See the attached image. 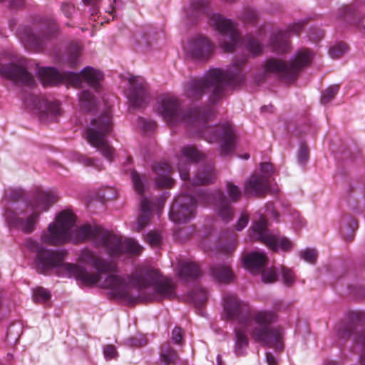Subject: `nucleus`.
I'll list each match as a JSON object with an SVG mask.
<instances>
[{"label": "nucleus", "instance_id": "60", "mask_svg": "<svg viewBox=\"0 0 365 365\" xmlns=\"http://www.w3.org/2000/svg\"><path fill=\"white\" fill-rule=\"evenodd\" d=\"M11 331V328H9V329L8 330V332H7V337L8 338H9V336Z\"/></svg>", "mask_w": 365, "mask_h": 365}, {"label": "nucleus", "instance_id": "30", "mask_svg": "<svg viewBox=\"0 0 365 365\" xmlns=\"http://www.w3.org/2000/svg\"><path fill=\"white\" fill-rule=\"evenodd\" d=\"M219 205L217 214L224 221H229L232 217V207L227 204L222 192L218 194Z\"/></svg>", "mask_w": 365, "mask_h": 365}, {"label": "nucleus", "instance_id": "11", "mask_svg": "<svg viewBox=\"0 0 365 365\" xmlns=\"http://www.w3.org/2000/svg\"><path fill=\"white\" fill-rule=\"evenodd\" d=\"M202 135L209 143L220 141L221 155H227L234 150L235 135L232 125L228 123L212 128H207L202 132Z\"/></svg>", "mask_w": 365, "mask_h": 365}, {"label": "nucleus", "instance_id": "1", "mask_svg": "<svg viewBox=\"0 0 365 365\" xmlns=\"http://www.w3.org/2000/svg\"><path fill=\"white\" fill-rule=\"evenodd\" d=\"M25 245L31 251L36 252V267L42 273L52 268H60L68 277L75 278L84 285L107 289L113 296L132 302L136 299L132 292L131 283L139 289L153 287L156 293L165 298L172 299L175 296V284L173 279H160L157 270H150L133 280L128 276L122 277L113 274L102 280V274L114 272L116 265L90 250H81L78 260L81 263L91 265L96 269V272H88L81 265L64 263V252L46 249L31 238L26 240Z\"/></svg>", "mask_w": 365, "mask_h": 365}, {"label": "nucleus", "instance_id": "6", "mask_svg": "<svg viewBox=\"0 0 365 365\" xmlns=\"http://www.w3.org/2000/svg\"><path fill=\"white\" fill-rule=\"evenodd\" d=\"M157 112L170 124H176L182 121L194 126H204L208 119L205 113L195 110L190 113H185L180 109L178 100L173 96H162L156 107Z\"/></svg>", "mask_w": 365, "mask_h": 365}, {"label": "nucleus", "instance_id": "62", "mask_svg": "<svg viewBox=\"0 0 365 365\" xmlns=\"http://www.w3.org/2000/svg\"><path fill=\"white\" fill-rule=\"evenodd\" d=\"M164 202H165V200H161L162 205H163Z\"/></svg>", "mask_w": 365, "mask_h": 365}, {"label": "nucleus", "instance_id": "46", "mask_svg": "<svg viewBox=\"0 0 365 365\" xmlns=\"http://www.w3.org/2000/svg\"><path fill=\"white\" fill-rule=\"evenodd\" d=\"M172 339L176 344H180L183 339V331L181 328L175 327L172 332Z\"/></svg>", "mask_w": 365, "mask_h": 365}, {"label": "nucleus", "instance_id": "44", "mask_svg": "<svg viewBox=\"0 0 365 365\" xmlns=\"http://www.w3.org/2000/svg\"><path fill=\"white\" fill-rule=\"evenodd\" d=\"M161 235L155 232H150L146 236V240L150 245H157L161 240Z\"/></svg>", "mask_w": 365, "mask_h": 365}, {"label": "nucleus", "instance_id": "15", "mask_svg": "<svg viewBox=\"0 0 365 365\" xmlns=\"http://www.w3.org/2000/svg\"><path fill=\"white\" fill-rule=\"evenodd\" d=\"M0 75L16 83L28 86L34 83L33 76L21 65L14 63L0 64Z\"/></svg>", "mask_w": 365, "mask_h": 365}, {"label": "nucleus", "instance_id": "38", "mask_svg": "<svg viewBox=\"0 0 365 365\" xmlns=\"http://www.w3.org/2000/svg\"><path fill=\"white\" fill-rule=\"evenodd\" d=\"M78 161L86 167H94L98 170H101V167H102V164L98 163H99L98 160L88 158V157L83 156V155H81L79 157Z\"/></svg>", "mask_w": 365, "mask_h": 365}, {"label": "nucleus", "instance_id": "13", "mask_svg": "<svg viewBox=\"0 0 365 365\" xmlns=\"http://www.w3.org/2000/svg\"><path fill=\"white\" fill-rule=\"evenodd\" d=\"M185 197L182 196L175 200L169 213L170 219L178 223H185L190 218L194 217V210L196 202L190 199V203L187 204L184 200Z\"/></svg>", "mask_w": 365, "mask_h": 365}, {"label": "nucleus", "instance_id": "51", "mask_svg": "<svg viewBox=\"0 0 365 365\" xmlns=\"http://www.w3.org/2000/svg\"><path fill=\"white\" fill-rule=\"evenodd\" d=\"M266 360L268 365H277L275 357L271 353L266 354Z\"/></svg>", "mask_w": 365, "mask_h": 365}, {"label": "nucleus", "instance_id": "40", "mask_svg": "<svg viewBox=\"0 0 365 365\" xmlns=\"http://www.w3.org/2000/svg\"><path fill=\"white\" fill-rule=\"evenodd\" d=\"M245 44L247 47V49L255 55L259 53L262 51L261 45L258 43V41L252 38H247L246 40Z\"/></svg>", "mask_w": 365, "mask_h": 365}, {"label": "nucleus", "instance_id": "24", "mask_svg": "<svg viewBox=\"0 0 365 365\" xmlns=\"http://www.w3.org/2000/svg\"><path fill=\"white\" fill-rule=\"evenodd\" d=\"M81 78V83L82 81H85L90 86L95 90H98L100 82L103 78V73L93 68L86 67L83 69L80 74H78ZM81 84L80 85V86Z\"/></svg>", "mask_w": 365, "mask_h": 365}, {"label": "nucleus", "instance_id": "55", "mask_svg": "<svg viewBox=\"0 0 365 365\" xmlns=\"http://www.w3.org/2000/svg\"><path fill=\"white\" fill-rule=\"evenodd\" d=\"M85 4H95L100 0H82Z\"/></svg>", "mask_w": 365, "mask_h": 365}, {"label": "nucleus", "instance_id": "18", "mask_svg": "<svg viewBox=\"0 0 365 365\" xmlns=\"http://www.w3.org/2000/svg\"><path fill=\"white\" fill-rule=\"evenodd\" d=\"M182 157L179 158L178 163V169L182 180L188 179V162H197L200 160L202 155L199 151L192 146L184 147L182 149Z\"/></svg>", "mask_w": 365, "mask_h": 365}, {"label": "nucleus", "instance_id": "61", "mask_svg": "<svg viewBox=\"0 0 365 365\" xmlns=\"http://www.w3.org/2000/svg\"><path fill=\"white\" fill-rule=\"evenodd\" d=\"M249 158V155H245V158L247 159Z\"/></svg>", "mask_w": 365, "mask_h": 365}, {"label": "nucleus", "instance_id": "19", "mask_svg": "<svg viewBox=\"0 0 365 365\" xmlns=\"http://www.w3.org/2000/svg\"><path fill=\"white\" fill-rule=\"evenodd\" d=\"M268 185L266 176L252 175L245 182V193L248 195H264L268 189Z\"/></svg>", "mask_w": 365, "mask_h": 365}, {"label": "nucleus", "instance_id": "4", "mask_svg": "<svg viewBox=\"0 0 365 365\" xmlns=\"http://www.w3.org/2000/svg\"><path fill=\"white\" fill-rule=\"evenodd\" d=\"M245 63V59H242L234 63L228 71L211 69L203 78H191L185 83V94L190 98H195L207 89L213 93L215 97L220 96L227 84L236 85L242 81L240 71Z\"/></svg>", "mask_w": 365, "mask_h": 365}, {"label": "nucleus", "instance_id": "17", "mask_svg": "<svg viewBox=\"0 0 365 365\" xmlns=\"http://www.w3.org/2000/svg\"><path fill=\"white\" fill-rule=\"evenodd\" d=\"M19 36L26 48L38 51L43 48L46 41L50 38L51 34L50 32L35 34L30 29H25L19 33Z\"/></svg>", "mask_w": 365, "mask_h": 365}, {"label": "nucleus", "instance_id": "28", "mask_svg": "<svg viewBox=\"0 0 365 365\" xmlns=\"http://www.w3.org/2000/svg\"><path fill=\"white\" fill-rule=\"evenodd\" d=\"M141 214L138 218V230L143 229L150 221L151 217V204L146 198H143L140 202Z\"/></svg>", "mask_w": 365, "mask_h": 365}, {"label": "nucleus", "instance_id": "9", "mask_svg": "<svg viewBox=\"0 0 365 365\" xmlns=\"http://www.w3.org/2000/svg\"><path fill=\"white\" fill-rule=\"evenodd\" d=\"M210 24L224 37L221 47L225 52H232L241 43L239 33L234 23L218 14H212Z\"/></svg>", "mask_w": 365, "mask_h": 365}, {"label": "nucleus", "instance_id": "58", "mask_svg": "<svg viewBox=\"0 0 365 365\" xmlns=\"http://www.w3.org/2000/svg\"><path fill=\"white\" fill-rule=\"evenodd\" d=\"M217 361L218 365H220V364H221V356L220 355H218L217 356Z\"/></svg>", "mask_w": 365, "mask_h": 365}, {"label": "nucleus", "instance_id": "43", "mask_svg": "<svg viewBox=\"0 0 365 365\" xmlns=\"http://www.w3.org/2000/svg\"><path fill=\"white\" fill-rule=\"evenodd\" d=\"M103 354L106 360H110L117 357L118 352L115 346L109 344L104 346Z\"/></svg>", "mask_w": 365, "mask_h": 365}, {"label": "nucleus", "instance_id": "8", "mask_svg": "<svg viewBox=\"0 0 365 365\" xmlns=\"http://www.w3.org/2000/svg\"><path fill=\"white\" fill-rule=\"evenodd\" d=\"M313 58L308 48H302L296 52L289 63L276 58L269 59L265 63V70L279 75L286 80L294 79L300 71L309 65Z\"/></svg>", "mask_w": 365, "mask_h": 365}, {"label": "nucleus", "instance_id": "53", "mask_svg": "<svg viewBox=\"0 0 365 365\" xmlns=\"http://www.w3.org/2000/svg\"><path fill=\"white\" fill-rule=\"evenodd\" d=\"M357 27L365 31V16H363L357 24Z\"/></svg>", "mask_w": 365, "mask_h": 365}, {"label": "nucleus", "instance_id": "14", "mask_svg": "<svg viewBox=\"0 0 365 365\" xmlns=\"http://www.w3.org/2000/svg\"><path fill=\"white\" fill-rule=\"evenodd\" d=\"M130 84L128 98L130 103L135 108L145 106L149 99L147 92L146 83L140 77H133L129 79Z\"/></svg>", "mask_w": 365, "mask_h": 365}, {"label": "nucleus", "instance_id": "47", "mask_svg": "<svg viewBox=\"0 0 365 365\" xmlns=\"http://www.w3.org/2000/svg\"><path fill=\"white\" fill-rule=\"evenodd\" d=\"M81 48L80 46L76 45L73 51H71L68 56V60L71 64H75L77 62L78 57L80 56Z\"/></svg>", "mask_w": 365, "mask_h": 365}, {"label": "nucleus", "instance_id": "63", "mask_svg": "<svg viewBox=\"0 0 365 365\" xmlns=\"http://www.w3.org/2000/svg\"><path fill=\"white\" fill-rule=\"evenodd\" d=\"M150 124H151V125H152L153 127H154V126H155V123H150Z\"/></svg>", "mask_w": 365, "mask_h": 365}, {"label": "nucleus", "instance_id": "37", "mask_svg": "<svg viewBox=\"0 0 365 365\" xmlns=\"http://www.w3.org/2000/svg\"><path fill=\"white\" fill-rule=\"evenodd\" d=\"M299 255L302 259L309 263H314L317 257V252L314 249H306L300 252Z\"/></svg>", "mask_w": 365, "mask_h": 365}, {"label": "nucleus", "instance_id": "42", "mask_svg": "<svg viewBox=\"0 0 365 365\" xmlns=\"http://www.w3.org/2000/svg\"><path fill=\"white\" fill-rule=\"evenodd\" d=\"M277 274L272 269L264 270L262 274V278L264 282H274L277 280Z\"/></svg>", "mask_w": 365, "mask_h": 365}, {"label": "nucleus", "instance_id": "3", "mask_svg": "<svg viewBox=\"0 0 365 365\" xmlns=\"http://www.w3.org/2000/svg\"><path fill=\"white\" fill-rule=\"evenodd\" d=\"M76 217L68 210L61 212L50 223L47 231L42 232L41 241L47 245L58 246L70 240L74 242L86 240H93L95 246L103 247L111 257H118L123 253L138 255L142 247L133 239L122 240L121 237L100 227L83 225L77 227Z\"/></svg>", "mask_w": 365, "mask_h": 365}, {"label": "nucleus", "instance_id": "27", "mask_svg": "<svg viewBox=\"0 0 365 365\" xmlns=\"http://www.w3.org/2000/svg\"><path fill=\"white\" fill-rule=\"evenodd\" d=\"M212 276L219 282L228 283L233 277L230 268L225 265H217L211 269Z\"/></svg>", "mask_w": 365, "mask_h": 365}, {"label": "nucleus", "instance_id": "10", "mask_svg": "<svg viewBox=\"0 0 365 365\" xmlns=\"http://www.w3.org/2000/svg\"><path fill=\"white\" fill-rule=\"evenodd\" d=\"M251 237L253 240L264 242L272 250L276 251L281 249L283 251H289L293 247L292 242L287 237L275 236L268 233L267 221L264 217H262L259 221L253 225Z\"/></svg>", "mask_w": 365, "mask_h": 365}, {"label": "nucleus", "instance_id": "50", "mask_svg": "<svg viewBox=\"0 0 365 365\" xmlns=\"http://www.w3.org/2000/svg\"><path fill=\"white\" fill-rule=\"evenodd\" d=\"M309 157V152L306 148H301L298 154V162L304 164L307 162Z\"/></svg>", "mask_w": 365, "mask_h": 365}, {"label": "nucleus", "instance_id": "59", "mask_svg": "<svg viewBox=\"0 0 365 365\" xmlns=\"http://www.w3.org/2000/svg\"><path fill=\"white\" fill-rule=\"evenodd\" d=\"M235 247H236V245H232V247H230V249L229 250L228 252H232V251L235 249Z\"/></svg>", "mask_w": 365, "mask_h": 365}, {"label": "nucleus", "instance_id": "25", "mask_svg": "<svg viewBox=\"0 0 365 365\" xmlns=\"http://www.w3.org/2000/svg\"><path fill=\"white\" fill-rule=\"evenodd\" d=\"M32 101L33 103L31 105L27 103V106H29L32 110H36L39 114H55L58 111V105L56 103H50L43 98H34Z\"/></svg>", "mask_w": 365, "mask_h": 365}, {"label": "nucleus", "instance_id": "33", "mask_svg": "<svg viewBox=\"0 0 365 365\" xmlns=\"http://www.w3.org/2000/svg\"><path fill=\"white\" fill-rule=\"evenodd\" d=\"M131 178L135 190L140 195L144 192V181L147 180L145 175L140 176L135 170L132 171Z\"/></svg>", "mask_w": 365, "mask_h": 365}, {"label": "nucleus", "instance_id": "56", "mask_svg": "<svg viewBox=\"0 0 365 365\" xmlns=\"http://www.w3.org/2000/svg\"><path fill=\"white\" fill-rule=\"evenodd\" d=\"M11 1L14 6H20L23 4V0H16V2H14L13 0H11Z\"/></svg>", "mask_w": 365, "mask_h": 365}, {"label": "nucleus", "instance_id": "57", "mask_svg": "<svg viewBox=\"0 0 365 365\" xmlns=\"http://www.w3.org/2000/svg\"><path fill=\"white\" fill-rule=\"evenodd\" d=\"M108 1H109L110 4V9H111V11H110V12H111L113 10V9H114L113 4H115V0H108Z\"/></svg>", "mask_w": 365, "mask_h": 365}, {"label": "nucleus", "instance_id": "31", "mask_svg": "<svg viewBox=\"0 0 365 365\" xmlns=\"http://www.w3.org/2000/svg\"><path fill=\"white\" fill-rule=\"evenodd\" d=\"M178 359L176 351L168 344H164L161 348L160 360L163 365H171Z\"/></svg>", "mask_w": 365, "mask_h": 365}, {"label": "nucleus", "instance_id": "45", "mask_svg": "<svg viewBox=\"0 0 365 365\" xmlns=\"http://www.w3.org/2000/svg\"><path fill=\"white\" fill-rule=\"evenodd\" d=\"M260 170L262 172L261 175H259V176H266L267 177V182H268L269 177L270 176L272 172V164L269 163H263L260 165Z\"/></svg>", "mask_w": 365, "mask_h": 365}, {"label": "nucleus", "instance_id": "32", "mask_svg": "<svg viewBox=\"0 0 365 365\" xmlns=\"http://www.w3.org/2000/svg\"><path fill=\"white\" fill-rule=\"evenodd\" d=\"M190 298L196 306L200 307L207 301V292L204 288L197 287L190 294Z\"/></svg>", "mask_w": 365, "mask_h": 365}, {"label": "nucleus", "instance_id": "16", "mask_svg": "<svg viewBox=\"0 0 365 365\" xmlns=\"http://www.w3.org/2000/svg\"><path fill=\"white\" fill-rule=\"evenodd\" d=\"M303 23L298 22L290 25L287 31H279L275 34L272 40V46L274 51L279 53H285L289 50V38L290 34L298 35L302 30Z\"/></svg>", "mask_w": 365, "mask_h": 365}, {"label": "nucleus", "instance_id": "54", "mask_svg": "<svg viewBox=\"0 0 365 365\" xmlns=\"http://www.w3.org/2000/svg\"><path fill=\"white\" fill-rule=\"evenodd\" d=\"M256 17H257V15H256L255 11H249L247 12L245 18H246V19L248 20L250 18L255 19H256Z\"/></svg>", "mask_w": 365, "mask_h": 365}, {"label": "nucleus", "instance_id": "23", "mask_svg": "<svg viewBox=\"0 0 365 365\" xmlns=\"http://www.w3.org/2000/svg\"><path fill=\"white\" fill-rule=\"evenodd\" d=\"M178 267L179 277L184 280L195 279L201 274L200 269L195 262L180 261Z\"/></svg>", "mask_w": 365, "mask_h": 365}, {"label": "nucleus", "instance_id": "5", "mask_svg": "<svg viewBox=\"0 0 365 365\" xmlns=\"http://www.w3.org/2000/svg\"><path fill=\"white\" fill-rule=\"evenodd\" d=\"M58 195L51 191H39L29 202L25 212L26 217L19 218L11 211L5 213L6 220L13 225L26 233H30L35 225L41 212L46 211L50 206L58 201Z\"/></svg>", "mask_w": 365, "mask_h": 365}, {"label": "nucleus", "instance_id": "12", "mask_svg": "<svg viewBox=\"0 0 365 365\" xmlns=\"http://www.w3.org/2000/svg\"><path fill=\"white\" fill-rule=\"evenodd\" d=\"M38 77L43 86L65 83L74 87H80L81 78L76 73H61L53 68H41L38 72Z\"/></svg>", "mask_w": 365, "mask_h": 365}, {"label": "nucleus", "instance_id": "36", "mask_svg": "<svg viewBox=\"0 0 365 365\" xmlns=\"http://www.w3.org/2000/svg\"><path fill=\"white\" fill-rule=\"evenodd\" d=\"M51 297L50 293L42 287L36 289L34 292L33 298L35 302H45Z\"/></svg>", "mask_w": 365, "mask_h": 365}, {"label": "nucleus", "instance_id": "52", "mask_svg": "<svg viewBox=\"0 0 365 365\" xmlns=\"http://www.w3.org/2000/svg\"><path fill=\"white\" fill-rule=\"evenodd\" d=\"M23 195V191L21 189L15 190L11 193L10 197L13 200H16Z\"/></svg>", "mask_w": 365, "mask_h": 365}, {"label": "nucleus", "instance_id": "26", "mask_svg": "<svg viewBox=\"0 0 365 365\" xmlns=\"http://www.w3.org/2000/svg\"><path fill=\"white\" fill-rule=\"evenodd\" d=\"M215 179V173L212 166L202 168L195 174L192 184L196 185L212 183Z\"/></svg>", "mask_w": 365, "mask_h": 365}, {"label": "nucleus", "instance_id": "41", "mask_svg": "<svg viewBox=\"0 0 365 365\" xmlns=\"http://www.w3.org/2000/svg\"><path fill=\"white\" fill-rule=\"evenodd\" d=\"M227 192L232 201H237L241 195V192L239 187L232 182H227Z\"/></svg>", "mask_w": 365, "mask_h": 365}, {"label": "nucleus", "instance_id": "48", "mask_svg": "<svg viewBox=\"0 0 365 365\" xmlns=\"http://www.w3.org/2000/svg\"><path fill=\"white\" fill-rule=\"evenodd\" d=\"M249 222V216L247 213H242L240 219L236 224V229L238 231H241Z\"/></svg>", "mask_w": 365, "mask_h": 365}, {"label": "nucleus", "instance_id": "29", "mask_svg": "<svg viewBox=\"0 0 365 365\" xmlns=\"http://www.w3.org/2000/svg\"><path fill=\"white\" fill-rule=\"evenodd\" d=\"M96 98L89 91H83L79 96V106L84 111H91L96 106Z\"/></svg>", "mask_w": 365, "mask_h": 365}, {"label": "nucleus", "instance_id": "35", "mask_svg": "<svg viewBox=\"0 0 365 365\" xmlns=\"http://www.w3.org/2000/svg\"><path fill=\"white\" fill-rule=\"evenodd\" d=\"M347 51V46L344 43H339L331 47L329 50V55L334 59L341 57Z\"/></svg>", "mask_w": 365, "mask_h": 365}, {"label": "nucleus", "instance_id": "39", "mask_svg": "<svg viewBox=\"0 0 365 365\" xmlns=\"http://www.w3.org/2000/svg\"><path fill=\"white\" fill-rule=\"evenodd\" d=\"M282 276L284 283L287 286H291L295 282L294 274L288 268L282 269Z\"/></svg>", "mask_w": 365, "mask_h": 365}, {"label": "nucleus", "instance_id": "22", "mask_svg": "<svg viewBox=\"0 0 365 365\" xmlns=\"http://www.w3.org/2000/svg\"><path fill=\"white\" fill-rule=\"evenodd\" d=\"M267 257L264 252H254L245 255L243 258L246 269L252 272L260 269L267 264Z\"/></svg>", "mask_w": 365, "mask_h": 365}, {"label": "nucleus", "instance_id": "34", "mask_svg": "<svg viewBox=\"0 0 365 365\" xmlns=\"http://www.w3.org/2000/svg\"><path fill=\"white\" fill-rule=\"evenodd\" d=\"M339 91V86L333 85L326 89L321 98L322 103L330 102Z\"/></svg>", "mask_w": 365, "mask_h": 365}, {"label": "nucleus", "instance_id": "7", "mask_svg": "<svg viewBox=\"0 0 365 365\" xmlns=\"http://www.w3.org/2000/svg\"><path fill=\"white\" fill-rule=\"evenodd\" d=\"M111 115L106 111L102 115L93 120L91 127L86 130V140L91 145L96 148L109 162L115 158V150L109 145L106 135L112 130Z\"/></svg>", "mask_w": 365, "mask_h": 365}, {"label": "nucleus", "instance_id": "21", "mask_svg": "<svg viewBox=\"0 0 365 365\" xmlns=\"http://www.w3.org/2000/svg\"><path fill=\"white\" fill-rule=\"evenodd\" d=\"M212 50V44L207 38L202 36L197 37L191 43L192 53L197 58H207Z\"/></svg>", "mask_w": 365, "mask_h": 365}, {"label": "nucleus", "instance_id": "49", "mask_svg": "<svg viewBox=\"0 0 365 365\" xmlns=\"http://www.w3.org/2000/svg\"><path fill=\"white\" fill-rule=\"evenodd\" d=\"M61 9L67 17H70L75 12V7L73 4L64 3L62 4Z\"/></svg>", "mask_w": 365, "mask_h": 365}, {"label": "nucleus", "instance_id": "2", "mask_svg": "<svg viewBox=\"0 0 365 365\" xmlns=\"http://www.w3.org/2000/svg\"><path fill=\"white\" fill-rule=\"evenodd\" d=\"M223 309L227 319L238 322V327L234 331L233 350L237 356L244 355L248 346L247 331L255 341L264 346L279 350L282 349L283 329L279 327H270L277 319L274 312L252 311L248 304L239 300L237 296L232 294L224 295Z\"/></svg>", "mask_w": 365, "mask_h": 365}, {"label": "nucleus", "instance_id": "20", "mask_svg": "<svg viewBox=\"0 0 365 365\" xmlns=\"http://www.w3.org/2000/svg\"><path fill=\"white\" fill-rule=\"evenodd\" d=\"M153 172L156 174L155 183L159 187H170L174 180L170 177L172 170L169 165L165 163H158L153 167Z\"/></svg>", "mask_w": 365, "mask_h": 365}]
</instances>
